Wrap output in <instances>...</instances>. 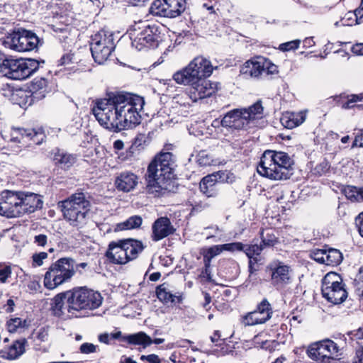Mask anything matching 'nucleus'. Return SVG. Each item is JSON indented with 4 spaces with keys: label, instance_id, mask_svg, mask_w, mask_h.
Listing matches in <instances>:
<instances>
[{
    "label": "nucleus",
    "instance_id": "obj_34",
    "mask_svg": "<svg viewBox=\"0 0 363 363\" xmlns=\"http://www.w3.org/2000/svg\"><path fill=\"white\" fill-rule=\"evenodd\" d=\"M68 298V291L65 293H60L56 295L51 303V311L52 313L57 317L63 315L64 301Z\"/></svg>",
    "mask_w": 363,
    "mask_h": 363
},
{
    "label": "nucleus",
    "instance_id": "obj_43",
    "mask_svg": "<svg viewBox=\"0 0 363 363\" xmlns=\"http://www.w3.org/2000/svg\"><path fill=\"white\" fill-rule=\"evenodd\" d=\"M359 188L354 186H345L342 189V192L346 198L352 202H358Z\"/></svg>",
    "mask_w": 363,
    "mask_h": 363
},
{
    "label": "nucleus",
    "instance_id": "obj_42",
    "mask_svg": "<svg viewBox=\"0 0 363 363\" xmlns=\"http://www.w3.org/2000/svg\"><path fill=\"white\" fill-rule=\"evenodd\" d=\"M256 310L259 311V313H261L265 318H268L269 320L272 318L273 314L272 305L266 298H263L257 304Z\"/></svg>",
    "mask_w": 363,
    "mask_h": 363
},
{
    "label": "nucleus",
    "instance_id": "obj_60",
    "mask_svg": "<svg viewBox=\"0 0 363 363\" xmlns=\"http://www.w3.org/2000/svg\"><path fill=\"white\" fill-rule=\"evenodd\" d=\"M11 56H6L0 51V72L3 73V69L6 68V62L11 58Z\"/></svg>",
    "mask_w": 363,
    "mask_h": 363
},
{
    "label": "nucleus",
    "instance_id": "obj_9",
    "mask_svg": "<svg viewBox=\"0 0 363 363\" xmlns=\"http://www.w3.org/2000/svg\"><path fill=\"white\" fill-rule=\"evenodd\" d=\"M40 62L32 58H15L11 57L6 62L3 74L7 78L23 80L31 76L39 68Z\"/></svg>",
    "mask_w": 363,
    "mask_h": 363
},
{
    "label": "nucleus",
    "instance_id": "obj_62",
    "mask_svg": "<svg viewBox=\"0 0 363 363\" xmlns=\"http://www.w3.org/2000/svg\"><path fill=\"white\" fill-rule=\"evenodd\" d=\"M187 70L191 73V77H194V82H196L199 79H201L203 77H201L200 75L198 74V71H196V69H194L189 64L186 66Z\"/></svg>",
    "mask_w": 363,
    "mask_h": 363
},
{
    "label": "nucleus",
    "instance_id": "obj_14",
    "mask_svg": "<svg viewBox=\"0 0 363 363\" xmlns=\"http://www.w3.org/2000/svg\"><path fill=\"white\" fill-rule=\"evenodd\" d=\"M186 9V0H155L149 9L151 14L167 18H176Z\"/></svg>",
    "mask_w": 363,
    "mask_h": 363
},
{
    "label": "nucleus",
    "instance_id": "obj_19",
    "mask_svg": "<svg viewBox=\"0 0 363 363\" xmlns=\"http://www.w3.org/2000/svg\"><path fill=\"white\" fill-rule=\"evenodd\" d=\"M19 197L21 216L26 213H33L43 207V201L39 194L19 191Z\"/></svg>",
    "mask_w": 363,
    "mask_h": 363
},
{
    "label": "nucleus",
    "instance_id": "obj_51",
    "mask_svg": "<svg viewBox=\"0 0 363 363\" xmlns=\"http://www.w3.org/2000/svg\"><path fill=\"white\" fill-rule=\"evenodd\" d=\"M300 40H294L291 41H289L284 43H281L279 45V50L284 52L286 51H290V50H294L297 49L299 46Z\"/></svg>",
    "mask_w": 363,
    "mask_h": 363
},
{
    "label": "nucleus",
    "instance_id": "obj_35",
    "mask_svg": "<svg viewBox=\"0 0 363 363\" xmlns=\"http://www.w3.org/2000/svg\"><path fill=\"white\" fill-rule=\"evenodd\" d=\"M173 79L179 84L188 85L191 87L196 82L191 73L187 70V67L177 71L173 74Z\"/></svg>",
    "mask_w": 363,
    "mask_h": 363
},
{
    "label": "nucleus",
    "instance_id": "obj_46",
    "mask_svg": "<svg viewBox=\"0 0 363 363\" xmlns=\"http://www.w3.org/2000/svg\"><path fill=\"white\" fill-rule=\"evenodd\" d=\"M11 267L6 263H0V282L6 283L11 275Z\"/></svg>",
    "mask_w": 363,
    "mask_h": 363
},
{
    "label": "nucleus",
    "instance_id": "obj_27",
    "mask_svg": "<svg viewBox=\"0 0 363 363\" xmlns=\"http://www.w3.org/2000/svg\"><path fill=\"white\" fill-rule=\"evenodd\" d=\"M53 160L61 169H68L76 162L77 158L75 155L57 149L53 152Z\"/></svg>",
    "mask_w": 363,
    "mask_h": 363
},
{
    "label": "nucleus",
    "instance_id": "obj_1",
    "mask_svg": "<svg viewBox=\"0 0 363 363\" xmlns=\"http://www.w3.org/2000/svg\"><path fill=\"white\" fill-rule=\"evenodd\" d=\"M143 98L124 92L110 93L96 101L92 112L101 125L114 132L135 127L140 123Z\"/></svg>",
    "mask_w": 363,
    "mask_h": 363
},
{
    "label": "nucleus",
    "instance_id": "obj_64",
    "mask_svg": "<svg viewBox=\"0 0 363 363\" xmlns=\"http://www.w3.org/2000/svg\"><path fill=\"white\" fill-rule=\"evenodd\" d=\"M352 52L358 55H363V43H359L353 46Z\"/></svg>",
    "mask_w": 363,
    "mask_h": 363
},
{
    "label": "nucleus",
    "instance_id": "obj_54",
    "mask_svg": "<svg viewBox=\"0 0 363 363\" xmlns=\"http://www.w3.org/2000/svg\"><path fill=\"white\" fill-rule=\"evenodd\" d=\"M97 347L98 346L92 343L85 342L80 346L79 351L82 354H90L96 352Z\"/></svg>",
    "mask_w": 363,
    "mask_h": 363
},
{
    "label": "nucleus",
    "instance_id": "obj_41",
    "mask_svg": "<svg viewBox=\"0 0 363 363\" xmlns=\"http://www.w3.org/2000/svg\"><path fill=\"white\" fill-rule=\"evenodd\" d=\"M216 179V183H233L235 181V176L233 173L228 171H218L211 174Z\"/></svg>",
    "mask_w": 363,
    "mask_h": 363
},
{
    "label": "nucleus",
    "instance_id": "obj_21",
    "mask_svg": "<svg viewBox=\"0 0 363 363\" xmlns=\"http://www.w3.org/2000/svg\"><path fill=\"white\" fill-rule=\"evenodd\" d=\"M48 80L45 78H35L31 82L30 89L31 94L28 95L26 92H21L27 99L25 105L30 106L35 100H40L45 98L47 93Z\"/></svg>",
    "mask_w": 363,
    "mask_h": 363
},
{
    "label": "nucleus",
    "instance_id": "obj_20",
    "mask_svg": "<svg viewBox=\"0 0 363 363\" xmlns=\"http://www.w3.org/2000/svg\"><path fill=\"white\" fill-rule=\"evenodd\" d=\"M175 228L167 217H160L152 223L151 238L157 242L172 235Z\"/></svg>",
    "mask_w": 363,
    "mask_h": 363
},
{
    "label": "nucleus",
    "instance_id": "obj_47",
    "mask_svg": "<svg viewBox=\"0 0 363 363\" xmlns=\"http://www.w3.org/2000/svg\"><path fill=\"white\" fill-rule=\"evenodd\" d=\"M223 251H224L223 249V245L211 246L206 250V252L203 255V258L209 259V260L211 261L214 257L220 255Z\"/></svg>",
    "mask_w": 363,
    "mask_h": 363
},
{
    "label": "nucleus",
    "instance_id": "obj_5",
    "mask_svg": "<svg viewBox=\"0 0 363 363\" xmlns=\"http://www.w3.org/2000/svg\"><path fill=\"white\" fill-rule=\"evenodd\" d=\"M145 245L139 240L121 239L108 244L106 257L114 264H125L137 259Z\"/></svg>",
    "mask_w": 363,
    "mask_h": 363
},
{
    "label": "nucleus",
    "instance_id": "obj_31",
    "mask_svg": "<svg viewBox=\"0 0 363 363\" xmlns=\"http://www.w3.org/2000/svg\"><path fill=\"white\" fill-rule=\"evenodd\" d=\"M19 131L23 140L28 139L35 145L41 144L45 138V135L42 128H22L19 129Z\"/></svg>",
    "mask_w": 363,
    "mask_h": 363
},
{
    "label": "nucleus",
    "instance_id": "obj_45",
    "mask_svg": "<svg viewBox=\"0 0 363 363\" xmlns=\"http://www.w3.org/2000/svg\"><path fill=\"white\" fill-rule=\"evenodd\" d=\"M325 250L326 249H314L310 252V257L315 261L320 264L325 262Z\"/></svg>",
    "mask_w": 363,
    "mask_h": 363
},
{
    "label": "nucleus",
    "instance_id": "obj_8",
    "mask_svg": "<svg viewBox=\"0 0 363 363\" xmlns=\"http://www.w3.org/2000/svg\"><path fill=\"white\" fill-rule=\"evenodd\" d=\"M306 354L316 363H333L341 355L338 345L329 338L310 344L306 350Z\"/></svg>",
    "mask_w": 363,
    "mask_h": 363
},
{
    "label": "nucleus",
    "instance_id": "obj_32",
    "mask_svg": "<svg viewBox=\"0 0 363 363\" xmlns=\"http://www.w3.org/2000/svg\"><path fill=\"white\" fill-rule=\"evenodd\" d=\"M123 340L130 345H143V347H146L152 344L150 337L143 332L125 336Z\"/></svg>",
    "mask_w": 363,
    "mask_h": 363
},
{
    "label": "nucleus",
    "instance_id": "obj_58",
    "mask_svg": "<svg viewBox=\"0 0 363 363\" xmlns=\"http://www.w3.org/2000/svg\"><path fill=\"white\" fill-rule=\"evenodd\" d=\"M205 230L208 231L206 237L207 240L215 237L216 234L220 231L218 225L207 227L205 228Z\"/></svg>",
    "mask_w": 363,
    "mask_h": 363
},
{
    "label": "nucleus",
    "instance_id": "obj_63",
    "mask_svg": "<svg viewBox=\"0 0 363 363\" xmlns=\"http://www.w3.org/2000/svg\"><path fill=\"white\" fill-rule=\"evenodd\" d=\"M144 142H145V135H139L135 138V140L133 143V146L135 147L136 148H138L142 146V145Z\"/></svg>",
    "mask_w": 363,
    "mask_h": 363
},
{
    "label": "nucleus",
    "instance_id": "obj_48",
    "mask_svg": "<svg viewBox=\"0 0 363 363\" xmlns=\"http://www.w3.org/2000/svg\"><path fill=\"white\" fill-rule=\"evenodd\" d=\"M223 249L224 251L231 252H243V250H245V245L240 242L226 243L223 244Z\"/></svg>",
    "mask_w": 363,
    "mask_h": 363
},
{
    "label": "nucleus",
    "instance_id": "obj_16",
    "mask_svg": "<svg viewBox=\"0 0 363 363\" xmlns=\"http://www.w3.org/2000/svg\"><path fill=\"white\" fill-rule=\"evenodd\" d=\"M159 38L157 26L148 25L134 38L132 45L138 50L145 48L155 47L157 45Z\"/></svg>",
    "mask_w": 363,
    "mask_h": 363
},
{
    "label": "nucleus",
    "instance_id": "obj_12",
    "mask_svg": "<svg viewBox=\"0 0 363 363\" xmlns=\"http://www.w3.org/2000/svg\"><path fill=\"white\" fill-rule=\"evenodd\" d=\"M40 43L38 37L30 30L25 29L13 32L4 40V45L17 52H27L36 49Z\"/></svg>",
    "mask_w": 363,
    "mask_h": 363
},
{
    "label": "nucleus",
    "instance_id": "obj_11",
    "mask_svg": "<svg viewBox=\"0 0 363 363\" xmlns=\"http://www.w3.org/2000/svg\"><path fill=\"white\" fill-rule=\"evenodd\" d=\"M115 48L113 34L100 30L91 37L90 50L96 62L101 65L106 62Z\"/></svg>",
    "mask_w": 363,
    "mask_h": 363
},
{
    "label": "nucleus",
    "instance_id": "obj_37",
    "mask_svg": "<svg viewBox=\"0 0 363 363\" xmlns=\"http://www.w3.org/2000/svg\"><path fill=\"white\" fill-rule=\"evenodd\" d=\"M325 262L326 265L335 266L341 263L342 255L340 250L334 248L325 250Z\"/></svg>",
    "mask_w": 363,
    "mask_h": 363
},
{
    "label": "nucleus",
    "instance_id": "obj_2",
    "mask_svg": "<svg viewBox=\"0 0 363 363\" xmlns=\"http://www.w3.org/2000/svg\"><path fill=\"white\" fill-rule=\"evenodd\" d=\"M177 167L175 157L172 152H161L156 155L149 164L145 174L147 194L154 197H160L177 189Z\"/></svg>",
    "mask_w": 363,
    "mask_h": 363
},
{
    "label": "nucleus",
    "instance_id": "obj_3",
    "mask_svg": "<svg viewBox=\"0 0 363 363\" xmlns=\"http://www.w3.org/2000/svg\"><path fill=\"white\" fill-rule=\"evenodd\" d=\"M294 164L293 159L286 152L266 150L257 167V172L273 180L289 178V170Z\"/></svg>",
    "mask_w": 363,
    "mask_h": 363
},
{
    "label": "nucleus",
    "instance_id": "obj_18",
    "mask_svg": "<svg viewBox=\"0 0 363 363\" xmlns=\"http://www.w3.org/2000/svg\"><path fill=\"white\" fill-rule=\"evenodd\" d=\"M216 91V84L202 78L189 87V96L193 101H197L212 96Z\"/></svg>",
    "mask_w": 363,
    "mask_h": 363
},
{
    "label": "nucleus",
    "instance_id": "obj_57",
    "mask_svg": "<svg viewBox=\"0 0 363 363\" xmlns=\"http://www.w3.org/2000/svg\"><path fill=\"white\" fill-rule=\"evenodd\" d=\"M48 237L44 234H40L34 237V242L38 246L44 247L47 244Z\"/></svg>",
    "mask_w": 363,
    "mask_h": 363
},
{
    "label": "nucleus",
    "instance_id": "obj_61",
    "mask_svg": "<svg viewBox=\"0 0 363 363\" xmlns=\"http://www.w3.org/2000/svg\"><path fill=\"white\" fill-rule=\"evenodd\" d=\"M48 333L45 328H41L38 333L37 339L40 342H45L48 340Z\"/></svg>",
    "mask_w": 363,
    "mask_h": 363
},
{
    "label": "nucleus",
    "instance_id": "obj_36",
    "mask_svg": "<svg viewBox=\"0 0 363 363\" xmlns=\"http://www.w3.org/2000/svg\"><path fill=\"white\" fill-rule=\"evenodd\" d=\"M268 318H265V317L261 313H259L256 309L252 312H249L243 317V323L245 325H255L259 324L265 323L268 321Z\"/></svg>",
    "mask_w": 363,
    "mask_h": 363
},
{
    "label": "nucleus",
    "instance_id": "obj_10",
    "mask_svg": "<svg viewBox=\"0 0 363 363\" xmlns=\"http://www.w3.org/2000/svg\"><path fill=\"white\" fill-rule=\"evenodd\" d=\"M322 294L333 304L342 303L347 297V292L340 276L335 272H328L322 280Z\"/></svg>",
    "mask_w": 363,
    "mask_h": 363
},
{
    "label": "nucleus",
    "instance_id": "obj_55",
    "mask_svg": "<svg viewBox=\"0 0 363 363\" xmlns=\"http://www.w3.org/2000/svg\"><path fill=\"white\" fill-rule=\"evenodd\" d=\"M351 337V339L354 340H362L363 339V325L358 329L352 330L348 333Z\"/></svg>",
    "mask_w": 363,
    "mask_h": 363
},
{
    "label": "nucleus",
    "instance_id": "obj_38",
    "mask_svg": "<svg viewBox=\"0 0 363 363\" xmlns=\"http://www.w3.org/2000/svg\"><path fill=\"white\" fill-rule=\"evenodd\" d=\"M28 326V324L25 319L21 318H13L9 320L6 323L7 330L9 333H14L21 332Z\"/></svg>",
    "mask_w": 363,
    "mask_h": 363
},
{
    "label": "nucleus",
    "instance_id": "obj_4",
    "mask_svg": "<svg viewBox=\"0 0 363 363\" xmlns=\"http://www.w3.org/2000/svg\"><path fill=\"white\" fill-rule=\"evenodd\" d=\"M58 206L70 225L80 228L85 225L90 201L84 192L72 194L67 199L60 201Z\"/></svg>",
    "mask_w": 363,
    "mask_h": 363
},
{
    "label": "nucleus",
    "instance_id": "obj_15",
    "mask_svg": "<svg viewBox=\"0 0 363 363\" xmlns=\"http://www.w3.org/2000/svg\"><path fill=\"white\" fill-rule=\"evenodd\" d=\"M19 191H4L0 194V215L7 218L21 216Z\"/></svg>",
    "mask_w": 363,
    "mask_h": 363
},
{
    "label": "nucleus",
    "instance_id": "obj_13",
    "mask_svg": "<svg viewBox=\"0 0 363 363\" xmlns=\"http://www.w3.org/2000/svg\"><path fill=\"white\" fill-rule=\"evenodd\" d=\"M242 74L258 78L263 74L273 75L278 73V67L269 59L256 56L245 62L240 69Z\"/></svg>",
    "mask_w": 363,
    "mask_h": 363
},
{
    "label": "nucleus",
    "instance_id": "obj_29",
    "mask_svg": "<svg viewBox=\"0 0 363 363\" xmlns=\"http://www.w3.org/2000/svg\"><path fill=\"white\" fill-rule=\"evenodd\" d=\"M213 177H215L213 176ZM199 189L201 192L207 197H216L218 194L219 189L216 179L208 174L204 177L199 183Z\"/></svg>",
    "mask_w": 363,
    "mask_h": 363
},
{
    "label": "nucleus",
    "instance_id": "obj_52",
    "mask_svg": "<svg viewBox=\"0 0 363 363\" xmlns=\"http://www.w3.org/2000/svg\"><path fill=\"white\" fill-rule=\"evenodd\" d=\"M48 256V253L45 252L33 254L32 256L33 265L38 267L42 266L43 260L47 259Z\"/></svg>",
    "mask_w": 363,
    "mask_h": 363
},
{
    "label": "nucleus",
    "instance_id": "obj_22",
    "mask_svg": "<svg viewBox=\"0 0 363 363\" xmlns=\"http://www.w3.org/2000/svg\"><path fill=\"white\" fill-rule=\"evenodd\" d=\"M27 345L28 342L25 338L14 340L0 350V356L6 359H16L25 353Z\"/></svg>",
    "mask_w": 363,
    "mask_h": 363
},
{
    "label": "nucleus",
    "instance_id": "obj_30",
    "mask_svg": "<svg viewBox=\"0 0 363 363\" xmlns=\"http://www.w3.org/2000/svg\"><path fill=\"white\" fill-rule=\"evenodd\" d=\"M191 65L194 69L198 71V74L201 77L206 78L209 77L213 72V66L211 62L203 57H196L189 63Z\"/></svg>",
    "mask_w": 363,
    "mask_h": 363
},
{
    "label": "nucleus",
    "instance_id": "obj_23",
    "mask_svg": "<svg viewBox=\"0 0 363 363\" xmlns=\"http://www.w3.org/2000/svg\"><path fill=\"white\" fill-rule=\"evenodd\" d=\"M138 184V177L133 172L124 171L118 174L114 181L116 188L123 192H130Z\"/></svg>",
    "mask_w": 363,
    "mask_h": 363
},
{
    "label": "nucleus",
    "instance_id": "obj_59",
    "mask_svg": "<svg viewBox=\"0 0 363 363\" xmlns=\"http://www.w3.org/2000/svg\"><path fill=\"white\" fill-rule=\"evenodd\" d=\"M359 235L363 238V212L360 213L355 219Z\"/></svg>",
    "mask_w": 363,
    "mask_h": 363
},
{
    "label": "nucleus",
    "instance_id": "obj_6",
    "mask_svg": "<svg viewBox=\"0 0 363 363\" xmlns=\"http://www.w3.org/2000/svg\"><path fill=\"white\" fill-rule=\"evenodd\" d=\"M103 297L98 291L86 287H77L68 291L67 311H91L98 308L102 303Z\"/></svg>",
    "mask_w": 363,
    "mask_h": 363
},
{
    "label": "nucleus",
    "instance_id": "obj_24",
    "mask_svg": "<svg viewBox=\"0 0 363 363\" xmlns=\"http://www.w3.org/2000/svg\"><path fill=\"white\" fill-rule=\"evenodd\" d=\"M157 298L164 305H175L182 303L183 300L181 293L172 294L169 289V285L163 283L156 288Z\"/></svg>",
    "mask_w": 363,
    "mask_h": 363
},
{
    "label": "nucleus",
    "instance_id": "obj_56",
    "mask_svg": "<svg viewBox=\"0 0 363 363\" xmlns=\"http://www.w3.org/2000/svg\"><path fill=\"white\" fill-rule=\"evenodd\" d=\"M203 262H204V268L202 270V274L204 277H208V279L211 278V261L209 260V259L203 258Z\"/></svg>",
    "mask_w": 363,
    "mask_h": 363
},
{
    "label": "nucleus",
    "instance_id": "obj_40",
    "mask_svg": "<svg viewBox=\"0 0 363 363\" xmlns=\"http://www.w3.org/2000/svg\"><path fill=\"white\" fill-rule=\"evenodd\" d=\"M143 219L140 216H133L125 221L119 223L118 228L121 230L138 228L141 225Z\"/></svg>",
    "mask_w": 363,
    "mask_h": 363
},
{
    "label": "nucleus",
    "instance_id": "obj_39",
    "mask_svg": "<svg viewBox=\"0 0 363 363\" xmlns=\"http://www.w3.org/2000/svg\"><path fill=\"white\" fill-rule=\"evenodd\" d=\"M263 249L264 247L262 244L258 245L255 243L252 245H245V250H243V252L250 259L249 268L250 272H252V259L255 256L259 255Z\"/></svg>",
    "mask_w": 363,
    "mask_h": 363
},
{
    "label": "nucleus",
    "instance_id": "obj_53",
    "mask_svg": "<svg viewBox=\"0 0 363 363\" xmlns=\"http://www.w3.org/2000/svg\"><path fill=\"white\" fill-rule=\"evenodd\" d=\"M74 55L72 53H67L62 56L58 61V65L60 66H67L74 62Z\"/></svg>",
    "mask_w": 363,
    "mask_h": 363
},
{
    "label": "nucleus",
    "instance_id": "obj_26",
    "mask_svg": "<svg viewBox=\"0 0 363 363\" xmlns=\"http://www.w3.org/2000/svg\"><path fill=\"white\" fill-rule=\"evenodd\" d=\"M363 100V94H341L334 96V101L343 109H350L354 107L362 108V105H356L357 102Z\"/></svg>",
    "mask_w": 363,
    "mask_h": 363
},
{
    "label": "nucleus",
    "instance_id": "obj_33",
    "mask_svg": "<svg viewBox=\"0 0 363 363\" xmlns=\"http://www.w3.org/2000/svg\"><path fill=\"white\" fill-rule=\"evenodd\" d=\"M240 110L242 111L243 116H245V119H247V125L250 121L261 118L263 113V107L260 100L257 101L249 108H240Z\"/></svg>",
    "mask_w": 363,
    "mask_h": 363
},
{
    "label": "nucleus",
    "instance_id": "obj_50",
    "mask_svg": "<svg viewBox=\"0 0 363 363\" xmlns=\"http://www.w3.org/2000/svg\"><path fill=\"white\" fill-rule=\"evenodd\" d=\"M277 242V238L274 234L267 233L264 235V232L262 233V245L264 247H272Z\"/></svg>",
    "mask_w": 363,
    "mask_h": 363
},
{
    "label": "nucleus",
    "instance_id": "obj_49",
    "mask_svg": "<svg viewBox=\"0 0 363 363\" xmlns=\"http://www.w3.org/2000/svg\"><path fill=\"white\" fill-rule=\"evenodd\" d=\"M212 162L211 157L205 151H201L197 155V162L200 166H209Z\"/></svg>",
    "mask_w": 363,
    "mask_h": 363
},
{
    "label": "nucleus",
    "instance_id": "obj_17",
    "mask_svg": "<svg viewBox=\"0 0 363 363\" xmlns=\"http://www.w3.org/2000/svg\"><path fill=\"white\" fill-rule=\"evenodd\" d=\"M219 124L223 127L235 130L244 129L248 126L247 119H245V116H243L240 108L230 111L223 116L221 121L216 119L213 122L214 126Z\"/></svg>",
    "mask_w": 363,
    "mask_h": 363
},
{
    "label": "nucleus",
    "instance_id": "obj_7",
    "mask_svg": "<svg viewBox=\"0 0 363 363\" xmlns=\"http://www.w3.org/2000/svg\"><path fill=\"white\" fill-rule=\"evenodd\" d=\"M75 262L69 257H63L52 263L44 277V286L48 289H54L69 281L75 274Z\"/></svg>",
    "mask_w": 363,
    "mask_h": 363
},
{
    "label": "nucleus",
    "instance_id": "obj_25",
    "mask_svg": "<svg viewBox=\"0 0 363 363\" xmlns=\"http://www.w3.org/2000/svg\"><path fill=\"white\" fill-rule=\"evenodd\" d=\"M272 269V280L274 284L283 286L290 283L291 279L290 267L279 262Z\"/></svg>",
    "mask_w": 363,
    "mask_h": 363
},
{
    "label": "nucleus",
    "instance_id": "obj_44",
    "mask_svg": "<svg viewBox=\"0 0 363 363\" xmlns=\"http://www.w3.org/2000/svg\"><path fill=\"white\" fill-rule=\"evenodd\" d=\"M354 288L356 294L363 298V267L359 269V273L354 279Z\"/></svg>",
    "mask_w": 363,
    "mask_h": 363
},
{
    "label": "nucleus",
    "instance_id": "obj_28",
    "mask_svg": "<svg viewBox=\"0 0 363 363\" xmlns=\"http://www.w3.org/2000/svg\"><path fill=\"white\" fill-rule=\"evenodd\" d=\"M306 118V113L302 111L286 112L281 118V124L286 128L292 129L302 124Z\"/></svg>",
    "mask_w": 363,
    "mask_h": 363
}]
</instances>
